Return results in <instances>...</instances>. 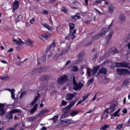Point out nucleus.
Listing matches in <instances>:
<instances>
[{
    "label": "nucleus",
    "mask_w": 130,
    "mask_h": 130,
    "mask_svg": "<svg viewBox=\"0 0 130 130\" xmlns=\"http://www.w3.org/2000/svg\"><path fill=\"white\" fill-rule=\"evenodd\" d=\"M112 28H113V22H112L109 26L108 28H104L102 29L101 32L99 34L101 37H103V36H105L106 33L109 31V30H111V31L109 33V34L106 37V41L107 42V44H109V40H111L112 38V36L113 35V31H112Z\"/></svg>",
    "instance_id": "f257e3e1"
},
{
    "label": "nucleus",
    "mask_w": 130,
    "mask_h": 130,
    "mask_svg": "<svg viewBox=\"0 0 130 130\" xmlns=\"http://www.w3.org/2000/svg\"><path fill=\"white\" fill-rule=\"evenodd\" d=\"M70 27V34L69 37L71 39H75V34H76V32L77 30H74L75 29V24L73 23H69Z\"/></svg>",
    "instance_id": "f03ea898"
},
{
    "label": "nucleus",
    "mask_w": 130,
    "mask_h": 130,
    "mask_svg": "<svg viewBox=\"0 0 130 130\" xmlns=\"http://www.w3.org/2000/svg\"><path fill=\"white\" fill-rule=\"evenodd\" d=\"M73 83L74 85V89L75 90L78 91V90H81L83 87H84V84L82 83H77V81H76V77L75 76L73 78Z\"/></svg>",
    "instance_id": "7ed1b4c3"
},
{
    "label": "nucleus",
    "mask_w": 130,
    "mask_h": 130,
    "mask_svg": "<svg viewBox=\"0 0 130 130\" xmlns=\"http://www.w3.org/2000/svg\"><path fill=\"white\" fill-rule=\"evenodd\" d=\"M117 107V102L114 101L111 103L110 106V108H107V112H108L109 111L110 113H112V112H114L115 110L116 109V107Z\"/></svg>",
    "instance_id": "20e7f679"
},
{
    "label": "nucleus",
    "mask_w": 130,
    "mask_h": 130,
    "mask_svg": "<svg viewBox=\"0 0 130 130\" xmlns=\"http://www.w3.org/2000/svg\"><path fill=\"white\" fill-rule=\"evenodd\" d=\"M117 74L119 75V76H124L125 75H127V74H129V71L127 69H117Z\"/></svg>",
    "instance_id": "39448f33"
},
{
    "label": "nucleus",
    "mask_w": 130,
    "mask_h": 130,
    "mask_svg": "<svg viewBox=\"0 0 130 130\" xmlns=\"http://www.w3.org/2000/svg\"><path fill=\"white\" fill-rule=\"evenodd\" d=\"M58 84L60 85H63L66 82H68V76L63 75L57 79Z\"/></svg>",
    "instance_id": "423d86ee"
},
{
    "label": "nucleus",
    "mask_w": 130,
    "mask_h": 130,
    "mask_svg": "<svg viewBox=\"0 0 130 130\" xmlns=\"http://www.w3.org/2000/svg\"><path fill=\"white\" fill-rule=\"evenodd\" d=\"M17 112H21V110L18 109H14L6 115L8 119H13V113H17Z\"/></svg>",
    "instance_id": "0eeeda50"
},
{
    "label": "nucleus",
    "mask_w": 130,
    "mask_h": 130,
    "mask_svg": "<svg viewBox=\"0 0 130 130\" xmlns=\"http://www.w3.org/2000/svg\"><path fill=\"white\" fill-rule=\"evenodd\" d=\"M115 66L117 68H126L127 69H130V67L128 66V62H123L115 63Z\"/></svg>",
    "instance_id": "6e6552de"
},
{
    "label": "nucleus",
    "mask_w": 130,
    "mask_h": 130,
    "mask_svg": "<svg viewBox=\"0 0 130 130\" xmlns=\"http://www.w3.org/2000/svg\"><path fill=\"white\" fill-rule=\"evenodd\" d=\"M78 57L79 58V60H77V62H75L76 64H78L79 62L84 61V57H85V53H84L83 52H80L78 54Z\"/></svg>",
    "instance_id": "1a4fd4ad"
},
{
    "label": "nucleus",
    "mask_w": 130,
    "mask_h": 130,
    "mask_svg": "<svg viewBox=\"0 0 130 130\" xmlns=\"http://www.w3.org/2000/svg\"><path fill=\"white\" fill-rule=\"evenodd\" d=\"M56 46V45L55 44V40H53L52 43L50 45L47 47V49L48 51L51 49H54Z\"/></svg>",
    "instance_id": "9d476101"
},
{
    "label": "nucleus",
    "mask_w": 130,
    "mask_h": 130,
    "mask_svg": "<svg viewBox=\"0 0 130 130\" xmlns=\"http://www.w3.org/2000/svg\"><path fill=\"white\" fill-rule=\"evenodd\" d=\"M37 61L38 64H41L43 62H45L46 61V56L44 55L41 58H38Z\"/></svg>",
    "instance_id": "9b49d317"
},
{
    "label": "nucleus",
    "mask_w": 130,
    "mask_h": 130,
    "mask_svg": "<svg viewBox=\"0 0 130 130\" xmlns=\"http://www.w3.org/2000/svg\"><path fill=\"white\" fill-rule=\"evenodd\" d=\"M13 9L12 10L13 13L17 10V9H19V7H20V4L19 3V2L18 1H15L13 4Z\"/></svg>",
    "instance_id": "f8f14e48"
},
{
    "label": "nucleus",
    "mask_w": 130,
    "mask_h": 130,
    "mask_svg": "<svg viewBox=\"0 0 130 130\" xmlns=\"http://www.w3.org/2000/svg\"><path fill=\"white\" fill-rule=\"evenodd\" d=\"M6 113L5 111V105L0 104V116H3Z\"/></svg>",
    "instance_id": "ddd939ff"
},
{
    "label": "nucleus",
    "mask_w": 130,
    "mask_h": 130,
    "mask_svg": "<svg viewBox=\"0 0 130 130\" xmlns=\"http://www.w3.org/2000/svg\"><path fill=\"white\" fill-rule=\"evenodd\" d=\"M74 97H75V95H74L73 93H67L66 96V100H68V101H70L71 100H73L74 99Z\"/></svg>",
    "instance_id": "4468645a"
},
{
    "label": "nucleus",
    "mask_w": 130,
    "mask_h": 130,
    "mask_svg": "<svg viewBox=\"0 0 130 130\" xmlns=\"http://www.w3.org/2000/svg\"><path fill=\"white\" fill-rule=\"evenodd\" d=\"M100 74H103V75H107V69L105 68H102L98 73V76H99Z\"/></svg>",
    "instance_id": "2eb2a0df"
},
{
    "label": "nucleus",
    "mask_w": 130,
    "mask_h": 130,
    "mask_svg": "<svg viewBox=\"0 0 130 130\" xmlns=\"http://www.w3.org/2000/svg\"><path fill=\"white\" fill-rule=\"evenodd\" d=\"M109 113L110 112L108 111L107 112V110H106V111L102 114V118L104 119H107V118L109 117V115H108Z\"/></svg>",
    "instance_id": "dca6fc26"
},
{
    "label": "nucleus",
    "mask_w": 130,
    "mask_h": 130,
    "mask_svg": "<svg viewBox=\"0 0 130 130\" xmlns=\"http://www.w3.org/2000/svg\"><path fill=\"white\" fill-rule=\"evenodd\" d=\"M42 26H43V27H45V28H46V29H48L49 31H52V29H53V27L48 25V24L45 23H41Z\"/></svg>",
    "instance_id": "f3484780"
},
{
    "label": "nucleus",
    "mask_w": 130,
    "mask_h": 130,
    "mask_svg": "<svg viewBox=\"0 0 130 130\" xmlns=\"http://www.w3.org/2000/svg\"><path fill=\"white\" fill-rule=\"evenodd\" d=\"M37 119V116H31L27 118V121L28 122H34Z\"/></svg>",
    "instance_id": "a211bd4d"
},
{
    "label": "nucleus",
    "mask_w": 130,
    "mask_h": 130,
    "mask_svg": "<svg viewBox=\"0 0 130 130\" xmlns=\"http://www.w3.org/2000/svg\"><path fill=\"white\" fill-rule=\"evenodd\" d=\"M27 46L30 47H33V44H34V42L31 40H28L25 42Z\"/></svg>",
    "instance_id": "6ab92c4d"
},
{
    "label": "nucleus",
    "mask_w": 130,
    "mask_h": 130,
    "mask_svg": "<svg viewBox=\"0 0 130 130\" xmlns=\"http://www.w3.org/2000/svg\"><path fill=\"white\" fill-rule=\"evenodd\" d=\"M115 9V7H114V6L111 5L108 8V13L110 14H112L114 12V10Z\"/></svg>",
    "instance_id": "aec40b11"
},
{
    "label": "nucleus",
    "mask_w": 130,
    "mask_h": 130,
    "mask_svg": "<svg viewBox=\"0 0 130 130\" xmlns=\"http://www.w3.org/2000/svg\"><path fill=\"white\" fill-rule=\"evenodd\" d=\"M100 68L99 66H96L93 68L92 70V76H95L96 74H97V72H98Z\"/></svg>",
    "instance_id": "412c9836"
},
{
    "label": "nucleus",
    "mask_w": 130,
    "mask_h": 130,
    "mask_svg": "<svg viewBox=\"0 0 130 130\" xmlns=\"http://www.w3.org/2000/svg\"><path fill=\"white\" fill-rule=\"evenodd\" d=\"M66 123L68 125V124H73L74 123H77V121H74L72 119H66Z\"/></svg>",
    "instance_id": "4be33fe9"
},
{
    "label": "nucleus",
    "mask_w": 130,
    "mask_h": 130,
    "mask_svg": "<svg viewBox=\"0 0 130 130\" xmlns=\"http://www.w3.org/2000/svg\"><path fill=\"white\" fill-rule=\"evenodd\" d=\"M37 107H38V106L37 105V104H36L31 109L30 113L31 115L35 112V111L37 110Z\"/></svg>",
    "instance_id": "5701e85b"
},
{
    "label": "nucleus",
    "mask_w": 130,
    "mask_h": 130,
    "mask_svg": "<svg viewBox=\"0 0 130 130\" xmlns=\"http://www.w3.org/2000/svg\"><path fill=\"white\" fill-rule=\"evenodd\" d=\"M8 91H10V92H11V98H13L14 100H15V99H16V98H15V90L14 89H8Z\"/></svg>",
    "instance_id": "b1692460"
},
{
    "label": "nucleus",
    "mask_w": 130,
    "mask_h": 130,
    "mask_svg": "<svg viewBox=\"0 0 130 130\" xmlns=\"http://www.w3.org/2000/svg\"><path fill=\"white\" fill-rule=\"evenodd\" d=\"M75 104H76L75 102L71 101L70 104L66 107V109H71V108H72V107L75 105Z\"/></svg>",
    "instance_id": "393cba45"
},
{
    "label": "nucleus",
    "mask_w": 130,
    "mask_h": 130,
    "mask_svg": "<svg viewBox=\"0 0 130 130\" xmlns=\"http://www.w3.org/2000/svg\"><path fill=\"white\" fill-rule=\"evenodd\" d=\"M49 110L47 109H46L45 110H42L40 113H39V115L40 116H41L42 115H43V114L45 113H47V112H49Z\"/></svg>",
    "instance_id": "a878e982"
},
{
    "label": "nucleus",
    "mask_w": 130,
    "mask_h": 130,
    "mask_svg": "<svg viewBox=\"0 0 130 130\" xmlns=\"http://www.w3.org/2000/svg\"><path fill=\"white\" fill-rule=\"evenodd\" d=\"M79 112L77 110L72 111L70 114L71 116H76L77 114H79Z\"/></svg>",
    "instance_id": "bb28decb"
},
{
    "label": "nucleus",
    "mask_w": 130,
    "mask_h": 130,
    "mask_svg": "<svg viewBox=\"0 0 130 130\" xmlns=\"http://www.w3.org/2000/svg\"><path fill=\"white\" fill-rule=\"evenodd\" d=\"M119 19L121 22H125V16H124V15H120L119 16Z\"/></svg>",
    "instance_id": "cd10ccee"
},
{
    "label": "nucleus",
    "mask_w": 130,
    "mask_h": 130,
    "mask_svg": "<svg viewBox=\"0 0 130 130\" xmlns=\"http://www.w3.org/2000/svg\"><path fill=\"white\" fill-rule=\"evenodd\" d=\"M120 110H121V109H118L117 111H116L113 115V116H114V117H116V116H119V112H120Z\"/></svg>",
    "instance_id": "c85d7f7f"
},
{
    "label": "nucleus",
    "mask_w": 130,
    "mask_h": 130,
    "mask_svg": "<svg viewBox=\"0 0 130 130\" xmlns=\"http://www.w3.org/2000/svg\"><path fill=\"white\" fill-rule=\"evenodd\" d=\"M60 125H62V126H66L67 125L66 119L61 120L60 121Z\"/></svg>",
    "instance_id": "c756f323"
},
{
    "label": "nucleus",
    "mask_w": 130,
    "mask_h": 130,
    "mask_svg": "<svg viewBox=\"0 0 130 130\" xmlns=\"http://www.w3.org/2000/svg\"><path fill=\"white\" fill-rule=\"evenodd\" d=\"M99 38H101V36L99 34L92 37V41H95V40H97V39H99Z\"/></svg>",
    "instance_id": "7c9ffc66"
},
{
    "label": "nucleus",
    "mask_w": 130,
    "mask_h": 130,
    "mask_svg": "<svg viewBox=\"0 0 130 130\" xmlns=\"http://www.w3.org/2000/svg\"><path fill=\"white\" fill-rule=\"evenodd\" d=\"M10 79V77L8 76H6L4 77H0V80H2V81H8V80Z\"/></svg>",
    "instance_id": "2f4dec72"
},
{
    "label": "nucleus",
    "mask_w": 130,
    "mask_h": 130,
    "mask_svg": "<svg viewBox=\"0 0 130 130\" xmlns=\"http://www.w3.org/2000/svg\"><path fill=\"white\" fill-rule=\"evenodd\" d=\"M48 80V76L44 75L41 77V81H47Z\"/></svg>",
    "instance_id": "473e14b6"
},
{
    "label": "nucleus",
    "mask_w": 130,
    "mask_h": 130,
    "mask_svg": "<svg viewBox=\"0 0 130 130\" xmlns=\"http://www.w3.org/2000/svg\"><path fill=\"white\" fill-rule=\"evenodd\" d=\"M71 18L74 20H78V19H81V16L78 15V14H76L75 16H72Z\"/></svg>",
    "instance_id": "72a5a7b5"
},
{
    "label": "nucleus",
    "mask_w": 130,
    "mask_h": 130,
    "mask_svg": "<svg viewBox=\"0 0 130 130\" xmlns=\"http://www.w3.org/2000/svg\"><path fill=\"white\" fill-rule=\"evenodd\" d=\"M17 126H19V124L17 125H14L13 127L7 128L6 130H16V128H17Z\"/></svg>",
    "instance_id": "f704fd0d"
},
{
    "label": "nucleus",
    "mask_w": 130,
    "mask_h": 130,
    "mask_svg": "<svg viewBox=\"0 0 130 130\" xmlns=\"http://www.w3.org/2000/svg\"><path fill=\"white\" fill-rule=\"evenodd\" d=\"M89 96H90V93L87 94V95L83 96L82 98V102H85V101L88 99Z\"/></svg>",
    "instance_id": "c9c22d12"
},
{
    "label": "nucleus",
    "mask_w": 130,
    "mask_h": 130,
    "mask_svg": "<svg viewBox=\"0 0 130 130\" xmlns=\"http://www.w3.org/2000/svg\"><path fill=\"white\" fill-rule=\"evenodd\" d=\"M49 34H46L45 35H42L41 36L43 37V38H44L46 39V40H47L48 38H49Z\"/></svg>",
    "instance_id": "e433bc0d"
},
{
    "label": "nucleus",
    "mask_w": 130,
    "mask_h": 130,
    "mask_svg": "<svg viewBox=\"0 0 130 130\" xmlns=\"http://www.w3.org/2000/svg\"><path fill=\"white\" fill-rule=\"evenodd\" d=\"M32 73L33 75H36V74H38V73H40L39 72V69L37 68V69H34L32 71Z\"/></svg>",
    "instance_id": "4c0bfd02"
},
{
    "label": "nucleus",
    "mask_w": 130,
    "mask_h": 130,
    "mask_svg": "<svg viewBox=\"0 0 130 130\" xmlns=\"http://www.w3.org/2000/svg\"><path fill=\"white\" fill-rule=\"evenodd\" d=\"M109 126H110V125H102V129H101L100 130H105L107 129V128H108V127H109Z\"/></svg>",
    "instance_id": "58836bf2"
},
{
    "label": "nucleus",
    "mask_w": 130,
    "mask_h": 130,
    "mask_svg": "<svg viewBox=\"0 0 130 130\" xmlns=\"http://www.w3.org/2000/svg\"><path fill=\"white\" fill-rule=\"evenodd\" d=\"M116 53H118V50L116 48H114V49L112 51V54H116Z\"/></svg>",
    "instance_id": "ea45409f"
},
{
    "label": "nucleus",
    "mask_w": 130,
    "mask_h": 130,
    "mask_svg": "<svg viewBox=\"0 0 130 130\" xmlns=\"http://www.w3.org/2000/svg\"><path fill=\"white\" fill-rule=\"evenodd\" d=\"M38 69L39 70L40 73H42V72H45V71H46V68L44 67H42V68Z\"/></svg>",
    "instance_id": "a19ab883"
},
{
    "label": "nucleus",
    "mask_w": 130,
    "mask_h": 130,
    "mask_svg": "<svg viewBox=\"0 0 130 130\" xmlns=\"http://www.w3.org/2000/svg\"><path fill=\"white\" fill-rule=\"evenodd\" d=\"M22 44H24V42H23L22 39H18V40L17 41V45H21Z\"/></svg>",
    "instance_id": "79ce46f5"
},
{
    "label": "nucleus",
    "mask_w": 130,
    "mask_h": 130,
    "mask_svg": "<svg viewBox=\"0 0 130 130\" xmlns=\"http://www.w3.org/2000/svg\"><path fill=\"white\" fill-rule=\"evenodd\" d=\"M79 69H78L77 66H73L72 68V72H78Z\"/></svg>",
    "instance_id": "37998d69"
},
{
    "label": "nucleus",
    "mask_w": 130,
    "mask_h": 130,
    "mask_svg": "<svg viewBox=\"0 0 130 130\" xmlns=\"http://www.w3.org/2000/svg\"><path fill=\"white\" fill-rule=\"evenodd\" d=\"M93 81H94V78H93L91 79H89L87 82V86H90V85H91V83H93Z\"/></svg>",
    "instance_id": "c03bdc74"
},
{
    "label": "nucleus",
    "mask_w": 130,
    "mask_h": 130,
    "mask_svg": "<svg viewBox=\"0 0 130 130\" xmlns=\"http://www.w3.org/2000/svg\"><path fill=\"white\" fill-rule=\"evenodd\" d=\"M60 56H61V55H60L59 54H56L54 56V59H55V60H57V59L59 58Z\"/></svg>",
    "instance_id": "a18cd8bd"
},
{
    "label": "nucleus",
    "mask_w": 130,
    "mask_h": 130,
    "mask_svg": "<svg viewBox=\"0 0 130 130\" xmlns=\"http://www.w3.org/2000/svg\"><path fill=\"white\" fill-rule=\"evenodd\" d=\"M26 94H27V92L26 91H23V92H21V94L20 95L19 98H22V97H24V96H25V95H26Z\"/></svg>",
    "instance_id": "49530a36"
},
{
    "label": "nucleus",
    "mask_w": 130,
    "mask_h": 130,
    "mask_svg": "<svg viewBox=\"0 0 130 130\" xmlns=\"http://www.w3.org/2000/svg\"><path fill=\"white\" fill-rule=\"evenodd\" d=\"M22 18H23V16H22L21 15H18L17 17V21L19 22L20 21H21Z\"/></svg>",
    "instance_id": "de8ad7c7"
},
{
    "label": "nucleus",
    "mask_w": 130,
    "mask_h": 130,
    "mask_svg": "<svg viewBox=\"0 0 130 130\" xmlns=\"http://www.w3.org/2000/svg\"><path fill=\"white\" fill-rule=\"evenodd\" d=\"M54 122H56L58 119V116H55L53 118H52Z\"/></svg>",
    "instance_id": "09e8293b"
},
{
    "label": "nucleus",
    "mask_w": 130,
    "mask_h": 130,
    "mask_svg": "<svg viewBox=\"0 0 130 130\" xmlns=\"http://www.w3.org/2000/svg\"><path fill=\"white\" fill-rule=\"evenodd\" d=\"M68 52V50H62L61 52L60 53V55H63V54H66Z\"/></svg>",
    "instance_id": "8fccbe9b"
},
{
    "label": "nucleus",
    "mask_w": 130,
    "mask_h": 130,
    "mask_svg": "<svg viewBox=\"0 0 130 130\" xmlns=\"http://www.w3.org/2000/svg\"><path fill=\"white\" fill-rule=\"evenodd\" d=\"M87 74L88 77H90V76L91 75V70L89 68H87Z\"/></svg>",
    "instance_id": "3c124183"
},
{
    "label": "nucleus",
    "mask_w": 130,
    "mask_h": 130,
    "mask_svg": "<svg viewBox=\"0 0 130 130\" xmlns=\"http://www.w3.org/2000/svg\"><path fill=\"white\" fill-rule=\"evenodd\" d=\"M122 128V125L121 124H118L117 126V129H121Z\"/></svg>",
    "instance_id": "603ef678"
},
{
    "label": "nucleus",
    "mask_w": 130,
    "mask_h": 130,
    "mask_svg": "<svg viewBox=\"0 0 130 130\" xmlns=\"http://www.w3.org/2000/svg\"><path fill=\"white\" fill-rule=\"evenodd\" d=\"M67 104H68V103H67V102H66V101L64 100L62 101L61 105H63V106H66Z\"/></svg>",
    "instance_id": "864d4df0"
},
{
    "label": "nucleus",
    "mask_w": 130,
    "mask_h": 130,
    "mask_svg": "<svg viewBox=\"0 0 130 130\" xmlns=\"http://www.w3.org/2000/svg\"><path fill=\"white\" fill-rule=\"evenodd\" d=\"M62 12H64V13H67L68 11L67 10V9L65 7H62L61 9Z\"/></svg>",
    "instance_id": "5fc2aeb1"
},
{
    "label": "nucleus",
    "mask_w": 130,
    "mask_h": 130,
    "mask_svg": "<svg viewBox=\"0 0 130 130\" xmlns=\"http://www.w3.org/2000/svg\"><path fill=\"white\" fill-rule=\"evenodd\" d=\"M127 85V81H125L122 83L123 87H126V85Z\"/></svg>",
    "instance_id": "6e6d98bb"
},
{
    "label": "nucleus",
    "mask_w": 130,
    "mask_h": 130,
    "mask_svg": "<svg viewBox=\"0 0 130 130\" xmlns=\"http://www.w3.org/2000/svg\"><path fill=\"white\" fill-rule=\"evenodd\" d=\"M24 61H26V59H25L23 62L19 61L18 62L16 63V64L17 66H21V63H23V62H24Z\"/></svg>",
    "instance_id": "4d7b16f0"
},
{
    "label": "nucleus",
    "mask_w": 130,
    "mask_h": 130,
    "mask_svg": "<svg viewBox=\"0 0 130 130\" xmlns=\"http://www.w3.org/2000/svg\"><path fill=\"white\" fill-rule=\"evenodd\" d=\"M42 87L44 90H47V89H48V87H47V86H46V85H42Z\"/></svg>",
    "instance_id": "13d9d810"
},
{
    "label": "nucleus",
    "mask_w": 130,
    "mask_h": 130,
    "mask_svg": "<svg viewBox=\"0 0 130 130\" xmlns=\"http://www.w3.org/2000/svg\"><path fill=\"white\" fill-rule=\"evenodd\" d=\"M43 14L44 15H48V11H47V10H43Z\"/></svg>",
    "instance_id": "bf43d9fd"
},
{
    "label": "nucleus",
    "mask_w": 130,
    "mask_h": 130,
    "mask_svg": "<svg viewBox=\"0 0 130 130\" xmlns=\"http://www.w3.org/2000/svg\"><path fill=\"white\" fill-rule=\"evenodd\" d=\"M71 62H72V61L69 60L67 61L65 66H69V64H70Z\"/></svg>",
    "instance_id": "052dcab7"
},
{
    "label": "nucleus",
    "mask_w": 130,
    "mask_h": 130,
    "mask_svg": "<svg viewBox=\"0 0 130 130\" xmlns=\"http://www.w3.org/2000/svg\"><path fill=\"white\" fill-rule=\"evenodd\" d=\"M92 42L91 41V42H89V43H87L86 44V46H90V45H92Z\"/></svg>",
    "instance_id": "680f3d73"
},
{
    "label": "nucleus",
    "mask_w": 130,
    "mask_h": 130,
    "mask_svg": "<svg viewBox=\"0 0 130 130\" xmlns=\"http://www.w3.org/2000/svg\"><path fill=\"white\" fill-rule=\"evenodd\" d=\"M13 41L15 43V44H16V45H18V41L17 40L14 39Z\"/></svg>",
    "instance_id": "e2e57ef3"
},
{
    "label": "nucleus",
    "mask_w": 130,
    "mask_h": 130,
    "mask_svg": "<svg viewBox=\"0 0 130 130\" xmlns=\"http://www.w3.org/2000/svg\"><path fill=\"white\" fill-rule=\"evenodd\" d=\"M97 56L98 55L96 53L94 55V56L93 58V60H95V59H97Z\"/></svg>",
    "instance_id": "0e129e2a"
},
{
    "label": "nucleus",
    "mask_w": 130,
    "mask_h": 130,
    "mask_svg": "<svg viewBox=\"0 0 130 130\" xmlns=\"http://www.w3.org/2000/svg\"><path fill=\"white\" fill-rule=\"evenodd\" d=\"M14 51V50L13 48H11L10 49L8 50V52H13Z\"/></svg>",
    "instance_id": "69168bd1"
},
{
    "label": "nucleus",
    "mask_w": 130,
    "mask_h": 130,
    "mask_svg": "<svg viewBox=\"0 0 130 130\" xmlns=\"http://www.w3.org/2000/svg\"><path fill=\"white\" fill-rule=\"evenodd\" d=\"M33 22H34V18H32L30 20V24H33Z\"/></svg>",
    "instance_id": "338daca9"
},
{
    "label": "nucleus",
    "mask_w": 130,
    "mask_h": 130,
    "mask_svg": "<svg viewBox=\"0 0 130 130\" xmlns=\"http://www.w3.org/2000/svg\"><path fill=\"white\" fill-rule=\"evenodd\" d=\"M127 113V110H126V109H123V113L125 114V113Z\"/></svg>",
    "instance_id": "774afa93"
}]
</instances>
